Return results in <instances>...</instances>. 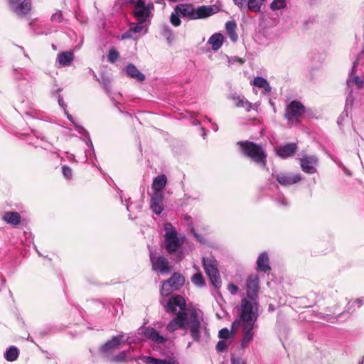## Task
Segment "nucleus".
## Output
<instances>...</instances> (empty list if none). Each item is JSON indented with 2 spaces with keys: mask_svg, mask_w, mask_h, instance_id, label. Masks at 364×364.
Instances as JSON below:
<instances>
[{
  "mask_svg": "<svg viewBox=\"0 0 364 364\" xmlns=\"http://www.w3.org/2000/svg\"><path fill=\"white\" fill-rule=\"evenodd\" d=\"M167 313L175 315L167 324V331L173 333L178 329L188 330L193 341L200 342L202 328L200 311L187 309L184 298L180 295L169 298L165 306Z\"/></svg>",
  "mask_w": 364,
  "mask_h": 364,
  "instance_id": "1",
  "label": "nucleus"
},
{
  "mask_svg": "<svg viewBox=\"0 0 364 364\" xmlns=\"http://www.w3.org/2000/svg\"><path fill=\"white\" fill-rule=\"evenodd\" d=\"M247 298H243L238 318L232 322L233 328L237 325L242 326L241 347L245 348L253 339V328L259 316V305L257 301L259 290V277L251 275L246 282Z\"/></svg>",
  "mask_w": 364,
  "mask_h": 364,
  "instance_id": "2",
  "label": "nucleus"
},
{
  "mask_svg": "<svg viewBox=\"0 0 364 364\" xmlns=\"http://www.w3.org/2000/svg\"><path fill=\"white\" fill-rule=\"evenodd\" d=\"M237 145L244 156L249 158L259 167L266 168L267 154L262 144L247 140L240 141L237 143Z\"/></svg>",
  "mask_w": 364,
  "mask_h": 364,
  "instance_id": "3",
  "label": "nucleus"
},
{
  "mask_svg": "<svg viewBox=\"0 0 364 364\" xmlns=\"http://www.w3.org/2000/svg\"><path fill=\"white\" fill-rule=\"evenodd\" d=\"M165 234L163 247L168 255L176 253L185 242V236H179L177 230L171 223H166L164 225Z\"/></svg>",
  "mask_w": 364,
  "mask_h": 364,
  "instance_id": "4",
  "label": "nucleus"
},
{
  "mask_svg": "<svg viewBox=\"0 0 364 364\" xmlns=\"http://www.w3.org/2000/svg\"><path fill=\"white\" fill-rule=\"evenodd\" d=\"M174 10L182 17L190 20L207 18L215 13L213 6H201L195 9L193 5L187 4L176 5Z\"/></svg>",
  "mask_w": 364,
  "mask_h": 364,
  "instance_id": "5",
  "label": "nucleus"
},
{
  "mask_svg": "<svg viewBox=\"0 0 364 364\" xmlns=\"http://www.w3.org/2000/svg\"><path fill=\"white\" fill-rule=\"evenodd\" d=\"M130 4L133 5L132 14L136 21L148 22L149 24L155 10L154 2L147 0H130Z\"/></svg>",
  "mask_w": 364,
  "mask_h": 364,
  "instance_id": "6",
  "label": "nucleus"
},
{
  "mask_svg": "<svg viewBox=\"0 0 364 364\" xmlns=\"http://www.w3.org/2000/svg\"><path fill=\"white\" fill-rule=\"evenodd\" d=\"M306 112L303 104L296 100L291 101L286 107L284 117L290 125L300 124L302 115Z\"/></svg>",
  "mask_w": 364,
  "mask_h": 364,
  "instance_id": "7",
  "label": "nucleus"
},
{
  "mask_svg": "<svg viewBox=\"0 0 364 364\" xmlns=\"http://www.w3.org/2000/svg\"><path fill=\"white\" fill-rule=\"evenodd\" d=\"M203 266L213 287L217 289H220L222 282L215 264V260L212 257H203Z\"/></svg>",
  "mask_w": 364,
  "mask_h": 364,
  "instance_id": "8",
  "label": "nucleus"
},
{
  "mask_svg": "<svg viewBox=\"0 0 364 364\" xmlns=\"http://www.w3.org/2000/svg\"><path fill=\"white\" fill-rule=\"evenodd\" d=\"M150 262L152 270L160 274H168L171 271V266L168 259L151 250L149 251Z\"/></svg>",
  "mask_w": 364,
  "mask_h": 364,
  "instance_id": "9",
  "label": "nucleus"
},
{
  "mask_svg": "<svg viewBox=\"0 0 364 364\" xmlns=\"http://www.w3.org/2000/svg\"><path fill=\"white\" fill-rule=\"evenodd\" d=\"M271 177L274 178L279 185L285 187L294 185L301 181V176L299 173L278 171L274 169L271 173Z\"/></svg>",
  "mask_w": 364,
  "mask_h": 364,
  "instance_id": "10",
  "label": "nucleus"
},
{
  "mask_svg": "<svg viewBox=\"0 0 364 364\" xmlns=\"http://www.w3.org/2000/svg\"><path fill=\"white\" fill-rule=\"evenodd\" d=\"M184 282V277L181 274L175 272L168 279L163 282L161 294L163 296H168L171 291L179 289Z\"/></svg>",
  "mask_w": 364,
  "mask_h": 364,
  "instance_id": "11",
  "label": "nucleus"
},
{
  "mask_svg": "<svg viewBox=\"0 0 364 364\" xmlns=\"http://www.w3.org/2000/svg\"><path fill=\"white\" fill-rule=\"evenodd\" d=\"M64 114L66 115L68 119L70 120L75 125V129L78 132V133L87 137V140L86 143H87V146H89V149L85 151L86 160L90 159L91 161H92V158L96 159L94 147H93L92 143L91 141L90 137L89 136L88 132L83 127L76 124L74 122L73 117H72L71 114H69L68 111L66 109H65V110H64Z\"/></svg>",
  "mask_w": 364,
  "mask_h": 364,
  "instance_id": "12",
  "label": "nucleus"
},
{
  "mask_svg": "<svg viewBox=\"0 0 364 364\" xmlns=\"http://www.w3.org/2000/svg\"><path fill=\"white\" fill-rule=\"evenodd\" d=\"M10 9L19 17L26 16L31 10V0H8Z\"/></svg>",
  "mask_w": 364,
  "mask_h": 364,
  "instance_id": "13",
  "label": "nucleus"
},
{
  "mask_svg": "<svg viewBox=\"0 0 364 364\" xmlns=\"http://www.w3.org/2000/svg\"><path fill=\"white\" fill-rule=\"evenodd\" d=\"M318 159L316 156H304L300 159V166L303 171L308 174H313L316 172Z\"/></svg>",
  "mask_w": 364,
  "mask_h": 364,
  "instance_id": "14",
  "label": "nucleus"
},
{
  "mask_svg": "<svg viewBox=\"0 0 364 364\" xmlns=\"http://www.w3.org/2000/svg\"><path fill=\"white\" fill-rule=\"evenodd\" d=\"M164 198L163 192H154L151 196L150 208L156 215H160L164 210Z\"/></svg>",
  "mask_w": 364,
  "mask_h": 364,
  "instance_id": "15",
  "label": "nucleus"
},
{
  "mask_svg": "<svg viewBox=\"0 0 364 364\" xmlns=\"http://www.w3.org/2000/svg\"><path fill=\"white\" fill-rule=\"evenodd\" d=\"M124 338V334H119L115 336H113L110 340H108L104 345H102L100 350L105 355L107 356L109 351L112 349L117 348L119 346L121 343L122 342Z\"/></svg>",
  "mask_w": 364,
  "mask_h": 364,
  "instance_id": "16",
  "label": "nucleus"
},
{
  "mask_svg": "<svg viewBox=\"0 0 364 364\" xmlns=\"http://www.w3.org/2000/svg\"><path fill=\"white\" fill-rule=\"evenodd\" d=\"M143 334L147 339L151 340L155 343L162 344L167 341L165 337L161 336L155 328L151 326L146 327Z\"/></svg>",
  "mask_w": 364,
  "mask_h": 364,
  "instance_id": "17",
  "label": "nucleus"
},
{
  "mask_svg": "<svg viewBox=\"0 0 364 364\" xmlns=\"http://www.w3.org/2000/svg\"><path fill=\"white\" fill-rule=\"evenodd\" d=\"M297 150V145L295 143H288L280 146L277 149V154L282 159L291 156Z\"/></svg>",
  "mask_w": 364,
  "mask_h": 364,
  "instance_id": "18",
  "label": "nucleus"
},
{
  "mask_svg": "<svg viewBox=\"0 0 364 364\" xmlns=\"http://www.w3.org/2000/svg\"><path fill=\"white\" fill-rule=\"evenodd\" d=\"M257 265V270L260 272H267L271 269L269 256L266 252H263L259 255Z\"/></svg>",
  "mask_w": 364,
  "mask_h": 364,
  "instance_id": "19",
  "label": "nucleus"
},
{
  "mask_svg": "<svg viewBox=\"0 0 364 364\" xmlns=\"http://www.w3.org/2000/svg\"><path fill=\"white\" fill-rule=\"evenodd\" d=\"M148 22H141L140 21H137V23H133L129 30L122 35L123 38H129L132 37V33H137L142 31V30L146 28L145 33L147 31V25Z\"/></svg>",
  "mask_w": 364,
  "mask_h": 364,
  "instance_id": "20",
  "label": "nucleus"
},
{
  "mask_svg": "<svg viewBox=\"0 0 364 364\" xmlns=\"http://www.w3.org/2000/svg\"><path fill=\"white\" fill-rule=\"evenodd\" d=\"M2 219L8 224L17 226L21 223V217L18 212L8 211L4 213Z\"/></svg>",
  "mask_w": 364,
  "mask_h": 364,
  "instance_id": "21",
  "label": "nucleus"
},
{
  "mask_svg": "<svg viewBox=\"0 0 364 364\" xmlns=\"http://www.w3.org/2000/svg\"><path fill=\"white\" fill-rule=\"evenodd\" d=\"M126 73L129 77L139 82H142L145 80V75L132 63L128 64L126 67Z\"/></svg>",
  "mask_w": 364,
  "mask_h": 364,
  "instance_id": "22",
  "label": "nucleus"
},
{
  "mask_svg": "<svg viewBox=\"0 0 364 364\" xmlns=\"http://www.w3.org/2000/svg\"><path fill=\"white\" fill-rule=\"evenodd\" d=\"M346 84L348 86V89L349 90H348V96L347 97L346 101L352 102L353 101V99L351 98V95H352V92H353L352 88H351L352 86L353 85H355L358 89H360L363 87V81L361 79H360L359 77L354 75V76H353V77H349L347 80Z\"/></svg>",
  "mask_w": 364,
  "mask_h": 364,
  "instance_id": "23",
  "label": "nucleus"
},
{
  "mask_svg": "<svg viewBox=\"0 0 364 364\" xmlns=\"http://www.w3.org/2000/svg\"><path fill=\"white\" fill-rule=\"evenodd\" d=\"M74 60V53L72 51L61 52L58 54L57 61L60 65L69 66Z\"/></svg>",
  "mask_w": 364,
  "mask_h": 364,
  "instance_id": "24",
  "label": "nucleus"
},
{
  "mask_svg": "<svg viewBox=\"0 0 364 364\" xmlns=\"http://www.w3.org/2000/svg\"><path fill=\"white\" fill-rule=\"evenodd\" d=\"M166 183V176L164 174H161L154 178L151 187L154 192H162Z\"/></svg>",
  "mask_w": 364,
  "mask_h": 364,
  "instance_id": "25",
  "label": "nucleus"
},
{
  "mask_svg": "<svg viewBox=\"0 0 364 364\" xmlns=\"http://www.w3.org/2000/svg\"><path fill=\"white\" fill-rule=\"evenodd\" d=\"M230 99L235 102V105L237 107H242L247 111H250L252 109V104L242 96L232 95Z\"/></svg>",
  "mask_w": 364,
  "mask_h": 364,
  "instance_id": "26",
  "label": "nucleus"
},
{
  "mask_svg": "<svg viewBox=\"0 0 364 364\" xmlns=\"http://www.w3.org/2000/svg\"><path fill=\"white\" fill-rule=\"evenodd\" d=\"M223 36L220 33H216L210 36L208 43L212 46L214 50H218L220 48L223 43Z\"/></svg>",
  "mask_w": 364,
  "mask_h": 364,
  "instance_id": "27",
  "label": "nucleus"
},
{
  "mask_svg": "<svg viewBox=\"0 0 364 364\" xmlns=\"http://www.w3.org/2000/svg\"><path fill=\"white\" fill-rule=\"evenodd\" d=\"M236 23L234 21H229L225 23L226 31L232 41H236L237 39V34L235 31Z\"/></svg>",
  "mask_w": 364,
  "mask_h": 364,
  "instance_id": "28",
  "label": "nucleus"
},
{
  "mask_svg": "<svg viewBox=\"0 0 364 364\" xmlns=\"http://www.w3.org/2000/svg\"><path fill=\"white\" fill-rule=\"evenodd\" d=\"M150 364H180L178 360L174 358H169L167 359H160L153 357L148 358Z\"/></svg>",
  "mask_w": 364,
  "mask_h": 364,
  "instance_id": "29",
  "label": "nucleus"
},
{
  "mask_svg": "<svg viewBox=\"0 0 364 364\" xmlns=\"http://www.w3.org/2000/svg\"><path fill=\"white\" fill-rule=\"evenodd\" d=\"M18 350L15 346H11L4 353V358L8 361H14L18 358Z\"/></svg>",
  "mask_w": 364,
  "mask_h": 364,
  "instance_id": "30",
  "label": "nucleus"
},
{
  "mask_svg": "<svg viewBox=\"0 0 364 364\" xmlns=\"http://www.w3.org/2000/svg\"><path fill=\"white\" fill-rule=\"evenodd\" d=\"M264 1V0H248L247 2V9L253 12H259Z\"/></svg>",
  "mask_w": 364,
  "mask_h": 364,
  "instance_id": "31",
  "label": "nucleus"
},
{
  "mask_svg": "<svg viewBox=\"0 0 364 364\" xmlns=\"http://www.w3.org/2000/svg\"><path fill=\"white\" fill-rule=\"evenodd\" d=\"M238 327H241L242 328V326L241 325H237L234 328L232 326V330L231 331H229L228 328H222L221 330H220L219 331V333H218V336L221 339H223V340H227L229 338H230L231 336H232L233 335V331L237 329Z\"/></svg>",
  "mask_w": 364,
  "mask_h": 364,
  "instance_id": "32",
  "label": "nucleus"
},
{
  "mask_svg": "<svg viewBox=\"0 0 364 364\" xmlns=\"http://www.w3.org/2000/svg\"><path fill=\"white\" fill-rule=\"evenodd\" d=\"M129 353V350H123L121 351L119 353H118L116 355L111 356L109 360L112 363H122L126 360V358L127 357L128 353Z\"/></svg>",
  "mask_w": 364,
  "mask_h": 364,
  "instance_id": "33",
  "label": "nucleus"
},
{
  "mask_svg": "<svg viewBox=\"0 0 364 364\" xmlns=\"http://www.w3.org/2000/svg\"><path fill=\"white\" fill-rule=\"evenodd\" d=\"M100 82L102 85L106 93L109 94L111 92V79L105 74H102L101 75Z\"/></svg>",
  "mask_w": 364,
  "mask_h": 364,
  "instance_id": "34",
  "label": "nucleus"
},
{
  "mask_svg": "<svg viewBox=\"0 0 364 364\" xmlns=\"http://www.w3.org/2000/svg\"><path fill=\"white\" fill-rule=\"evenodd\" d=\"M192 283L198 287H203L205 285V279L200 272L196 273L191 278Z\"/></svg>",
  "mask_w": 364,
  "mask_h": 364,
  "instance_id": "35",
  "label": "nucleus"
},
{
  "mask_svg": "<svg viewBox=\"0 0 364 364\" xmlns=\"http://www.w3.org/2000/svg\"><path fill=\"white\" fill-rule=\"evenodd\" d=\"M161 34L167 40L168 43H171L173 40V31L167 25L162 26Z\"/></svg>",
  "mask_w": 364,
  "mask_h": 364,
  "instance_id": "36",
  "label": "nucleus"
},
{
  "mask_svg": "<svg viewBox=\"0 0 364 364\" xmlns=\"http://www.w3.org/2000/svg\"><path fill=\"white\" fill-rule=\"evenodd\" d=\"M273 199L279 206L287 207L289 205V202L287 198L282 193L276 195L274 196Z\"/></svg>",
  "mask_w": 364,
  "mask_h": 364,
  "instance_id": "37",
  "label": "nucleus"
},
{
  "mask_svg": "<svg viewBox=\"0 0 364 364\" xmlns=\"http://www.w3.org/2000/svg\"><path fill=\"white\" fill-rule=\"evenodd\" d=\"M354 311H355V309L353 308V304H348V305L347 306L346 309V311L344 312L341 313L336 317H333V316H331L330 315H326L325 316L324 319L326 321H328V322L333 323V320H334V319H336L337 318H340L344 313H346V312H347V313L353 312Z\"/></svg>",
  "mask_w": 364,
  "mask_h": 364,
  "instance_id": "38",
  "label": "nucleus"
},
{
  "mask_svg": "<svg viewBox=\"0 0 364 364\" xmlns=\"http://www.w3.org/2000/svg\"><path fill=\"white\" fill-rule=\"evenodd\" d=\"M286 6V0H273L270 4L271 9L275 11Z\"/></svg>",
  "mask_w": 364,
  "mask_h": 364,
  "instance_id": "39",
  "label": "nucleus"
},
{
  "mask_svg": "<svg viewBox=\"0 0 364 364\" xmlns=\"http://www.w3.org/2000/svg\"><path fill=\"white\" fill-rule=\"evenodd\" d=\"M119 52L116 49L111 48L109 50L107 59L109 63H115L117 61V60L119 58Z\"/></svg>",
  "mask_w": 364,
  "mask_h": 364,
  "instance_id": "40",
  "label": "nucleus"
},
{
  "mask_svg": "<svg viewBox=\"0 0 364 364\" xmlns=\"http://www.w3.org/2000/svg\"><path fill=\"white\" fill-rule=\"evenodd\" d=\"M181 14H178L175 11L174 12L171 13L170 16V22L173 26L177 27L181 25V21L179 18Z\"/></svg>",
  "mask_w": 364,
  "mask_h": 364,
  "instance_id": "41",
  "label": "nucleus"
},
{
  "mask_svg": "<svg viewBox=\"0 0 364 364\" xmlns=\"http://www.w3.org/2000/svg\"><path fill=\"white\" fill-rule=\"evenodd\" d=\"M63 20L64 18L61 11H57L50 17V21L54 23H62Z\"/></svg>",
  "mask_w": 364,
  "mask_h": 364,
  "instance_id": "42",
  "label": "nucleus"
},
{
  "mask_svg": "<svg viewBox=\"0 0 364 364\" xmlns=\"http://www.w3.org/2000/svg\"><path fill=\"white\" fill-rule=\"evenodd\" d=\"M268 81L263 77L257 76L253 80V85L257 87H262Z\"/></svg>",
  "mask_w": 364,
  "mask_h": 364,
  "instance_id": "43",
  "label": "nucleus"
},
{
  "mask_svg": "<svg viewBox=\"0 0 364 364\" xmlns=\"http://www.w3.org/2000/svg\"><path fill=\"white\" fill-rule=\"evenodd\" d=\"M228 343L226 340H220L218 342L216 345V350L218 352H223L225 351L228 348Z\"/></svg>",
  "mask_w": 364,
  "mask_h": 364,
  "instance_id": "44",
  "label": "nucleus"
},
{
  "mask_svg": "<svg viewBox=\"0 0 364 364\" xmlns=\"http://www.w3.org/2000/svg\"><path fill=\"white\" fill-rule=\"evenodd\" d=\"M62 173L64 177L66 178L67 179H70L72 178L73 170L69 166L63 165L62 166Z\"/></svg>",
  "mask_w": 364,
  "mask_h": 364,
  "instance_id": "45",
  "label": "nucleus"
},
{
  "mask_svg": "<svg viewBox=\"0 0 364 364\" xmlns=\"http://www.w3.org/2000/svg\"><path fill=\"white\" fill-rule=\"evenodd\" d=\"M190 232L193 235L194 237L200 243L204 244L205 242V237L198 233H197L193 227L190 228Z\"/></svg>",
  "mask_w": 364,
  "mask_h": 364,
  "instance_id": "46",
  "label": "nucleus"
},
{
  "mask_svg": "<svg viewBox=\"0 0 364 364\" xmlns=\"http://www.w3.org/2000/svg\"><path fill=\"white\" fill-rule=\"evenodd\" d=\"M228 290L230 292L231 294L235 295L238 292V287L234 284H229L228 286Z\"/></svg>",
  "mask_w": 364,
  "mask_h": 364,
  "instance_id": "47",
  "label": "nucleus"
},
{
  "mask_svg": "<svg viewBox=\"0 0 364 364\" xmlns=\"http://www.w3.org/2000/svg\"><path fill=\"white\" fill-rule=\"evenodd\" d=\"M248 0H233L234 4L242 10Z\"/></svg>",
  "mask_w": 364,
  "mask_h": 364,
  "instance_id": "48",
  "label": "nucleus"
},
{
  "mask_svg": "<svg viewBox=\"0 0 364 364\" xmlns=\"http://www.w3.org/2000/svg\"><path fill=\"white\" fill-rule=\"evenodd\" d=\"M58 101L59 105L63 109V110H65V109H66L67 105L63 100V96L61 95H60L59 93H58Z\"/></svg>",
  "mask_w": 364,
  "mask_h": 364,
  "instance_id": "49",
  "label": "nucleus"
},
{
  "mask_svg": "<svg viewBox=\"0 0 364 364\" xmlns=\"http://www.w3.org/2000/svg\"><path fill=\"white\" fill-rule=\"evenodd\" d=\"M232 364H246L245 362L240 358H231Z\"/></svg>",
  "mask_w": 364,
  "mask_h": 364,
  "instance_id": "50",
  "label": "nucleus"
},
{
  "mask_svg": "<svg viewBox=\"0 0 364 364\" xmlns=\"http://www.w3.org/2000/svg\"><path fill=\"white\" fill-rule=\"evenodd\" d=\"M262 88L264 89V92L265 94L269 93L271 92V90H272V87L269 85V83L268 82Z\"/></svg>",
  "mask_w": 364,
  "mask_h": 364,
  "instance_id": "51",
  "label": "nucleus"
},
{
  "mask_svg": "<svg viewBox=\"0 0 364 364\" xmlns=\"http://www.w3.org/2000/svg\"><path fill=\"white\" fill-rule=\"evenodd\" d=\"M347 116H348L347 113H344V112H343V113L339 116V117L338 118L337 123H338V124H341L343 122V121L344 118H345L346 117H347Z\"/></svg>",
  "mask_w": 364,
  "mask_h": 364,
  "instance_id": "52",
  "label": "nucleus"
},
{
  "mask_svg": "<svg viewBox=\"0 0 364 364\" xmlns=\"http://www.w3.org/2000/svg\"><path fill=\"white\" fill-rule=\"evenodd\" d=\"M363 302H364V297L363 299H357L355 301V304L357 305V306L359 308L363 304Z\"/></svg>",
  "mask_w": 364,
  "mask_h": 364,
  "instance_id": "53",
  "label": "nucleus"
},
{
  "mask_svg": "<svg viewBox=\"0 0 364 364\" xmlns=\"http://www.w3.org/2000/svg\"><path fill=\"white\" fill-rule=\"evenodd\" d=\"M357 64H358V63H357L356 62H354V63H353V68H352V69H351V73H350V75H351V76H352V75L354 74V73L355 72V68H356V66H357Z\"/></svg>",
  "mask_w": 364,
  "mask_h": 364,
  "instance_id": "54",
  "label": "nucleus"
},
{
  "mask_svg": "<svg viewBox=\"0 0 364 364\" xmlns=\"http://www.w3.org/2000/svg\"><path fill=\"white\" fill-rule=\"evenodd\" d=\"M183 257V255L182 252H180L177 255V261H181Z\"/></svg>",
  "mask_w": 364,
  "mask_h": 364,
  "instance_id": "55",
  "label": "nucleus"
},
{
  "mask_svg": "<svg viewBox=\"0 0 364 364\" xmlns=\"http://www.w3.org/2000/svg\"><path fill=\"white\" fill-rule=\"evenodd\" d=\"M68 159H69V161H75V162H77L75 159V157L73 154H71L70 156H68Z\"/></svg>",
  "mask_w": 364,
  "mask_h": 364,
  "instance_id": "56",
  "label": "nucleus"
},
{
  "mask_svg": "<svg viewBox=\"0 0 364 364\" xmlns=\"http://www.w3.org/2000/svg\"><path fill=\"white\" fill-rule=\"evenodd\" d=\"M343 170L346 175L350 176L351 174L350 172L346 167H343Z\"/></svg>",
  "mask_w": 364,
  "mask_h": 364,
  "instance_id": "57",
  "label": "nucleus"
},
{
  "mask_svg": "<svg viewBox=\"0 0 364 364\" xmlns=\"http://www.w3.org/2000/svg\"><path fill=\"white\" fill-rule=\"evenodd\" d=\"M91 71L92 72V75H93V77H95V79L96 80H97L98 82H100V78H99V77L97 76V75L95 73V72H94V71H92V70H91Z\"/></svg>",
  "mask_w": 364,
  "mask_h": 364,
  "instance_id": "58",
  "label": "nucleus"
},
{
  "mask_svg": "<svg viewBox=\"0 0 364 364\" xmlns=\"http://www.w3.org/2000/svg\"><path fill=\"white\" fill-rule=\"evenodd\" d=\"M213 129H214L215 132H217L218 129V127L216 124H214Z\"/></svg>",
  "mask_w": 364,
  "mask_h": 364,
  "instance_id": "59",
  "label": "nucleus"
},
{
  "mask_svg": "<svg viewBox=\"0 0 364 364\" xmlns=\"http://www.w3.org/2000/svg\"><path fill=\"white\" fill-rule=\"evenodd\" d=\"M132 204H129V203H127V209L128 211H130V207H131Z\"/></svg>",
  "mask_w": 364,
  "mask_h": 364,
  "instance_id": "60",
  "label": "nucleus"
},
{
  "mask_svg": "<svg viewBox=\"0 0 364 364\" xmlns=\"http://www.w3.org/2000/svg\"><path fill=\"white\" fill-rule=\"evenodd\" d=\"M269 311H273V310H274V308H273V306H272V305H270V306H269Z\"/></svg>",
  "mask_w": 364,
  "mask_h": 364,
  "instance_id": "61",
  "label": "nucleus"
},
{
  "mask_svg": "<svg viewBox=\"0 0 364 364\" xmlns=\"http://www.w3.org/2000/svg\"><path fill=\"white\" fill-rule=\"evenodd\" d=\"M39 334L41 335V336H44L46 335V333L45 332H43V331H40L39 332Z\"/></svg>",
  "mask_w": 364,
  "mask_h": 364,
  "instance_id": "62",
  "label": "nucleus"
},
{
  "mask_svg": "<svg viewBox=\"0 0 364 364\" xmlns=\"http://www.w3.org/2000/svg\"><path fill=\"white\" fill-rule=\"evenodd\" d=\"M363 362H364V360H360V361L358 363V364H363Z\"/></svg>",
  "mask_w": 364,
  "mask_h": 364,
  "instance_id": "63",
  "label": "nucleus"
},
{
  "mask_svg": "<svg viewBox=\"0 0 364 364\" xmlns=\"http://www.w3.org/2000/svg\"><path fill=\"white\" fill-rule=\"evenodd\" d=\"M191 343L190 342V343H188V346H187V347H188V348H189V347H191Z\"/></svg>",
  "mask_w": 364,
  "mask_h": 364,
  "instance_id": "64",
  "label": "nucleus"
}]
</instances>
